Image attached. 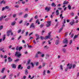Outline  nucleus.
Wrapping results in <instances>:
<instances>
[{
    "instance_id": "obj_1",
    "label": "nucleus",
    "mask_w": 79,
    "mask_h": 79,
    "mask_svg": "<svg viewBox=\"0 0 79 79\" xmlns=\"http://www.w3.org/2000/svg\"><path fill=\"white\" fill-rule=\"evenodd\" d=\"M22 55L21 53H19V52H16L15 54V56H17L18 58H20Z\"/></svg>"
},
{
    "instance_id": "obj_2",
    "label": "nucleus",
    "mask_w": 79,
    "mask_h": 79,
    "mask_svg": "<svg viewBox=\"0 0 79 79\" xmlns=\"http://www.w3.org/2000/svg\"><path fill=\"white\" fill-rule=\"evenodd\" d=\"M12 31V30H10L8 31H7V36H9V35H10V32H11Z\"/></svg>"
},
{
    "instance_id": "obj_3",
    "label": "nucleus",
    "mask_w": 79,
    "mask_h": 79,
    "mask_svg": "<svg viewBox=\"0 0 79 79\" xmlns=\"http://www.w3.org/2000/svg\"><path fill=\"white\" fill-rule=\"evenodd\" d=\"M50 25H51V22L48 21L47 22V24L46 25V27H50Z\"/></svg>"
},
{
    "instance_id": "obj_4",
    "label": "nucleus",
    "mask_w": 79,
    "mask_h": 79,
    "mask_svg": "<svg viewBox=\"0 0 79 79\" xmlns=\"http://www.w3.org/2000/svg\"><path fill=\"white\" fill-rule=\"evenodd\" d=\"M30 28H35V25H34V23H31V24L30 26Z\"/></svg>"
},
{
    "instance_id": "obj_5",
    "label": "nucleus",
    "mask_w": 79,
    "mask_h": 79,
    "mask_svg": "<svg viewBox=\"0 0 79 79\" xmlns=\"http://www.w3.org/2000/svg\"><path fill=\"white\" fill-rule=\"evenodd\" d=\"M11 66L13 68H16V65L15 64H13L11 65Z\"/></svg>"
},
{
    "instance_id": "obj_6",
    "label": "nucleus",
    "mask_w": 79,
    "mask_h": 79,
    "mask_svg": "<svg viewBox=\"0 0 79 79\" xmlns=\"http://www.w3.org/2000/svg\"><path fill=\"white\" fill-rule=\"evenodd\" d=\"M63 44H68V40H67V39L65 38L64 40L63 41Z\"/></svg>"
},
{
    "instance_id": "obj_7",
    "label": "nucleus",
    "mask_w": 79,
    "mask_h": 79,
    "mask_svg": "<svg viewBox=\"0 0 79 79\" xmlns=\"http://www.w3.org/2000/svg\"><path fill=\"white\" fill-rule=\"evenodd\" d=\"M50 7L48 8V7H46L45 8V10H46L47 12H48V11H50Z\"/></svg>"
},
{
    "instance_id": "obj_8",
    "label": "nucleus",
    "mask_w": 79,
    "mask_h": 79,
    "mask_svg": "<svg viewBox=\"0 0 79 79\" xmlns=\"http://www.w3.org/2000/svg\"><path fill=\"white\" fill-rule=\"evenodd\" d=\"M68 3H69V2L66 1H65L63 3V5H68Z\"/></svg>"
},
{
    "instance_id": "obj_9",
    "label": "nucleus",
    "mask_w": 79,
    "mask_h": 79,
    "mask_svg": "<svg viewBox=\"0 0 79 79\" xmlns=\"http://www.w3.org/2000/svg\"><path fill=\"white\" fill-rule=\"evenodd\" d=\"M59 43H60V40H57L55 42V44L56 45H58Z\"/></svg>"
},
{
    "instance_id": "obj_10",
    "label": "nucleus",
    "mask_w": 79,
    "mask_h": 79,
    "mask_svg": "<svg viewBox=\"0 0 79 79\" xmlns=\"http://www.w3.org/2000/svg\"><path fill=\"white\" fill-rule=\"evenodd\" d=\"M36 36L37 38L36 39V40H39V35L38 34H36Z\"/></svg>"
},
{
    "instance_id": "obj_11",
    "label": "nucleus",
    "mask_w": 79,
    "mask_h": 79,
    "mask_svg": "<svg viewBox=\"0 0 79 79\" xmlns=\"http://www.w3.org/2000/svg\"><path fill=\"white\" fill-rule=\"evenodd\" d=\"M8 60L9 62H11V61H13V59H11V57H9L8 58Z\"/></svg>"
},
{
    "instance_id": "obj_12",
    "label": "nucleus",
    "mask_w": 79,
    "mask_h": 79,
    "mask_svg": "<svg viewBox=\"0 0 79 79\" xmlns=\"http://www.w3.org/2000/svg\"><path fill=\"white\" fill-rule=\"evenodd\" d=\"M56 15L57 16H58V15L60 13L59 12V10H57L56 11Z\"/></svg>"
},
{
    "instance_id": "obj_13",
    "label": "nucleus",
    "mask_w": 79,
    "mask_h": 79,
    "mask_svg": "<svg viewBox=\"0 0 79 79\" xmlns=\"http://www.w3.org/2000/svg\"><path fill=\"white\" fill-rule=\"evenodd\" d=\"M52 6H53L54 7H55L56 6V5L55 4L54 2H53L52 4Z\"/></svg>"
},
{
    "instance_id": "obj_14",
    "label": "nucleus",
    "mask_w": 79,
    "mask_h": 79,
    "mask_svg": "<svg viewBox=\"0 0 79 79\" xmlns=\"http://www.w3.org/2000/svg\"><path fill=\"white\" fill-rule=\"evenodd\" d=\"M5 68H4L2 69V71L1 72V73H3V72H4V71H5Z\"/></svg>"
},
{
    "instance_id": "obj_15",
    "label": "nucleus",
    "mask_w": 79,
    "mask_h": 79,
    "mask_svg": "<svg viewBox=\"0 0 79 79\" xmlns=\"http://www.w3.org/2000/svg\"><path fill=\"white\" fill-rule=\"evenodd\" d=\"M2 3H4V4H5V1H4V0H2L0 4H2Z\"/></svg>"
},
{
    "instance_id": "obj_16",
    "label": "nucleus",
    "mask_w": 79,
    "mask_h": 79,
    "mask_svg": "<svg viewBox=\"0 0 79 79\" xmlns=\"http://www.w3.org/2000/svg\"><path fill=\"white\" fill-rule=\"evenodd\" d=\"M78 35H76L73 38V39H76V38H77V37L78 36Z\"/></svg>"
},
{
    "instance_id": "obj_17",
    "label": "nucleus",
    "mask_w": 79,
    "mask_h": 79,
    "mask_svg": "<svg viewBox=\"0 0 79 79\" xmlns=\"http://www.w3.org/2000/svg\"><path fill=\"white\" fill-rule=\"evenodd\" d=\"M25 74L26 75L28 74V72L27 71V69H26L25 70Z\"/></svg>"
},
{
    "instance_id": "obj_18",
    "label": "nucleus",
    "mask_w": 79,
    "mask_h": 79,
    "mask_svg": "<svg viewBox=\"0 0 79 79\" xmlns=\"http://www.w3.org/2000/svg\"><path fill=\"white\" fill-rule=\"evenodd\" d=\"M72 66H73V64H70L69 65V69H71V68H72Z\"/></svg>"
},
{
    "instance_id": "obj_19",
    "label": "nucleus",
    "mask_w": 79,
    "mask_h": 79,
    "mask_svg": "<svg viewBox=\"0 0 79 79\" xmlns=\"http://www.w3.org/2000/svg\"><path fill=\"white\" fill-rule=\"evenodd\" d=\"M48 38L49 39H50V36H46L44 39L46 40V39H48Z\"/></svg>"
},
{
    "instance_id": "obj_20",
    "label": "nucleus",
    "mask_w": 79,
    "mask_h": 79,
    "mask_svg": "<svg viewBox=\"0 0 79 79\" xmlns=\"http://www.w3.org/2000/svg\"><path fill=\"white\" fill-rule=\"evenodd\" d=\"M16 24V22L14 21L12 23H11V25L12 26H14Z\"/></svg>"
},
{
    "instance_id": "obj_21",
    "label": "nucleus",
    "mask_w": 79,
    "mask_h": 79,
    "mask_svg": "<svg viewBox=\"0 0 79 79\" xmlns=\"http://www.w3.org/2000/svg\"><path fill=\"white\" fill-rule=\"evenodd\" d=\"M49 48V47H48V46H47V45L45 46L44 47V48L45 49H48V48Z\"/></svg>"
},
{
    "instance_id": "obj_22",
    "label": "nucleus",
    "mask_w": 79,
    "mask_h": 79,
    "mask_svg": "<svg viewBox=\"0 0 79 79\" xmlns=\"http://www.w3.org/2000/svg\"><path fill=\"white\" fill-rule=\"evenodd\" d=\"M62 51L64 53H66V50L65 48H63L62 49Z\"/></svg>"
},
{
    "instance_id": "obj_23",
    "label": "nucleus",
    "mask_w": 79,
    "mask_h": 79,
    "mask_svg": "<svg viewBox=\"0 0 79 79\" xmlns=\"http://www.w3.org/2000/svg\"><path fill=\"white\" fill-rule=\"evenodd\" d=\"M36 23H37L38 24H40V22H39V19H37L36 20Z\"/></svg>"
},
{
    "instance_id": "obj_24",
    "label": "nucleus",
    "mask_w": 79,
    "mask_h": 79,
    "mask_svg": "<svg viewBox=\"0 0 79 79\" xmlns=\"http://www.w3.org/2000/svg\"><path fill=\"white\" fill-rule=\"evenodd\" d=\"M75 23L74 22V21L73 22H71L70 24L71 25H73Z\"/></svg>"
},
{
    "instance_id": "obj_25",
    "label": "nucleus",
    "mask_w": 79,
    "mask_h": 79,
    "mask_svg": "<svg viewBox=\"0 0 79 79\" xmlns=\"http://www.w3.org/2000/svg\"><path fill=\"white\" fill-rule=\"evenodd\" d=\"M44 26V24H41L40 25V28H42Z\"/></svg>"
},
{
    "instance_id": "obj_26",
    "label": "nucleus",
    "mask_w": 79,
    "mask_h": 79,
    "mask_svg": "<svg viewBox=\"0 0 79 79\" xmlns=\"http://www.w3.org/2000/svg\"><path fill=\"white\" fill-rule=\"evenodd\" d=\"M60 69L61 70H63V65H60Z\"/></svg>"
},
{
    "instance_id": "obj_27",
    "label": "nucleus",
    "mask_w": 79,
    "mask_h": 79,
    "mask_svg": "<svg viewBox=\"0 0 79 79\" xmlns=\"http://www.w3.org/2000/svg\"><path fill=\"white\" fill-rule=\"evenodd\" d=\"M63 28H60L59 31V32H61V31H62V30H63Z\"/></svg>"
},
{
    "instance_id": "obj_28",
    "label": "nucleus",
    "mask_w": 79,
    "mask_h": 79,
    "mask_svg": "<svg viewBox=\"0 0 79 79\" xmlns=\"http://www.w3.org/2000/svg\"><path fill=\"white\" fill-rule=\"evenodd\" d=\"M68 8L69 10H71V6L70 5H69L68 6Z\"/></svg>"
},
{
    "instance_id": "obj_29",
    "label": "nucleus",
    "mask_w": 79,
    "mask_h": 79,
    "mask_svg": "<svg viewBox=\"0 0 79 79\" xmlns=\"http://www.w3.org/2000/svg\"><path fill=\"white\" fill-rule=\"evenodd\" d=\"M19 61V59H17L16 60H15V62H17Z\"/></svg>"
},
{
    "instance_id": "obj_30",
    "label": "nucleus",
    "mask_w": 79,
    "mask_h": 79,
    "mask_svg": "<svg viewBox=\"0 0 79 79\" xmlns=\"http://www.w3.org/2000/svg\"><path fill=\"white\" fill-rule=\"evenodd\" d=\"M3 19V16L1 17L0 18V21H2V19Z\"/></svg>"
},
{
    "instance_id": "obj_31",
    "label": "nucleus",
    "mask_w": 79,
    "mask_h": 79,
    "mask_svg": "<svg viewBox=\"0 0 79 79\" xmlns=\"http://www.w3.org/2000/svg\"><path fill=\"white\" fill-rule=\"evenodd\" d=\"M72 43H73V40H71L70 41L69 44L70 45H71V44H72Z\"/></svg>"
},
{
    "instance_id": "obj_32",
    "label": "nucleus",
    "mask_w": 79,
    "mask_h": 79,
    "mask_svg": "<svg viewBox=\"0 0 79 79\" xmlns=\"http://www.w3.org/2000/svg\"><path fill=\"white\" fill-rule=\"evenodd\" d=\"M31 62V60H29L28 61H27V64L29 65V63H30V62Z\"/></svg>"
},
{
    "instance_id": "obj_33",
    "label": "nucleus",
    "mask_w": 79,
    "mask_h": 79,
    "mask_svg": "<svg viewBox=\"0 0 79 79\" xmlns=\"http://www.w3.org/2000/svg\"><path fill=\"white\" fill-rule=\"evenodd\" d=\"M23 48V47H20L19 48V51H20L21 49Z\"/></svg>"
},
{
    "instance_id": "obj_34",
    "label": "nucleus",
    "mask_w": 79,
    "mask_h": 79,
    "mask_svg": "<svg viewBox=\"0 0 79 79\" xmlns=\"http://www.w3.org/2000/svg\"><path fill=\"white\" fill-rule=\"evenodd\" d=\"M27 14H26L24 16V18H27Z\"/></svg>"
},
{
    "instance_id": "obj_35",
    "label": "nucleus",
    "mask_w": 79,
    "mask_h": 79,
    "mask_svg": "<svg viewBox=\"0 0 79 79\" xmlns=\"http://www.w3.org/2000/svg\"><path fill=\"white\" fill-rule=\"evenodd\" d=\"M37 54H39L40 55H41V54H42V52L40 51H38L37 52Z\"/></svg>"
},
{
    "instance_id": "obj_36",
    "label": "nucleus",
    "mask_w": 79,
    "mask_h": 79,
    "mask_svg": "<svg viewBox=\"0 0 79 79\" xmlns=\"http://www.w3.org/2000/svg\"><path fill=\"white\" fill-rule=\"evenodd\" d=\"M31 64L32 68H34V64H33V63L32 62L31 63Z\"/></svg>"
},
{
    "instance_id": "obj_37",
    "label": "nucleus",
    "mask_w": 79,
    "mask_h": 79,
    "mask_svg": "<svg viewBox=\"0 0 79 79\" xmlns=\"http://www.w3.org/2000/svg\"><path fill=\"white\" fill-rule=\"evenodd\" d=\"M5 35H3V39L2 40H3V41H4V40H5Z\"/></svg>"
},
{
    "instance_id": "obj_38",
    "label": "nucleus",
    "mask_w": 79,
    "mask_h": 79,
    "mask_svg": "<svg viewBox=\"0 0 79 79\" xmlns=\"http://www.w3.org/2000/svg\"><path fill=\"white\" fill-rule=\"evenodd\" d=\"M35 56V58H38V54H36Z\"/></svg>"
},
{
    "instance_id": "obj_39",
    "label": "nucleus",
    "mask_w": 79,
    "mask_h": 79,
    "mask_svg": "<svg viewBox=\"0 0 79 79\" xmlns=\"http://www.w3.org/2000/svg\"><path fill=\"white\" fill-rule=\"evenodd\" d=\"M3 28V26H1L0 27V30H1Z\"/></svg>"
},
{
    "instance_id": "obj_40",
    "label": "nucleus",
    "mask_w": 79,
    "mask_h": 79,
    "mask_svg": "<svg viewBox=\"0 0 79 79\" xmlns=\"http://www.w3.org/2000/svg\"><path fill=\"white\" fill-rule=\"evenodd\" d=\"M24 32H25V30H23V31H22L21 34H24Z\"/></svg>"
},
{
    "instance_id": "obj_41",
    "label": "nucleus",
    "mask_w": 79,
    "mask_h": 79,
    "mask_svg": "<svg viewBox=\"0 0 79 79\" xmlns=\"http://www.w3.org/2000/svg\"><path fill=\"white\" fill-rule=\"evenodd\" d=\"M44 56H45V55L44 54H42L41 56L42 58H44Z\"/></svg>"
},
{
    "instance_id": "obj_42",
    "label": "nucleus",
    "mask_w": 79,
    "mask_h": 79,
    "mask_svg": "<svg viewBox=\"0 0 79 79\" xmlns=\"http://www.w3.org/2000/svg\"><path fill=\"white\" fill-rule=\"evenodd\" d=\"M29 33V32L28 31H27L26 34H25V35L26 36H27V35H28V33Z\"/></svg>"
},
{
    "instance_id": "obj_43",
    "label": "nucleus",
    "mask_w": 79,
    "mask_h": 79,
    "mask_svg": "<svg viewBox=\"0 0 79 79\" xmlns=\"http://www.w3.org/2000/svg\"><path fill=\"white\" fill-rule=\"evenodd\" d=\"M33 19V18H31L29 21V22L30 23H31V22H32V21Z\"/></svg>"
},
{
    "instance_id": "obj_44",
    "label": "nucleus",
    "mask_w": 79,
    "mask_h": 79,
    "mask_svg": "<svg viewBox=\"0 0 79 79\" xmlns=\"http://www.w3.org/2000/svg\"><path fill=\"white\" fill-rule=\"evenodd\" d=\"M8 8H9V6H6L5 7V9H8Z\"/></svg>"
},
{
    "instance_id": "obj_45",
    "label": "nucleus",
    "mask_w": 79,
    "mask_h": 79,
    "mask_svg": "<svg viewBox=\"0 0 79 79\" xmlns=\"http://www.w3.org/2000/svg\"><path fill=\"white\" fill-rule=\"evenodd\" d=\"M21 67V65L20 64L19 65L18 69H20V68Z\"/></svg>"
},
{
    "instance_id": "obj_46",
    "label": "nucleus",
    "mask_w": 79,
    "mask_h": 79,
    "mask_svg": "<svg viewBox=\"0 0 79 79\" xmlns=\"http://www.w3.org/2000/svg\"><path fill=\"white\" fill-rule=\"evenodd\" d=\"M50 34H51V33L50 32L48 34V36H50V37H51V35H50Z\"/></svg>"
},
{
    "instance_id": "obj_47",
    "label": "nucleus",
    "mask_w": 79,
    "mask_h": 79,
    "mask_svg": "<svg viewBox=\"0 0 79 79\" xmlns=\"http://www.w3.org/2000/svg\"><path fill=\"white\" fill-rule=\"evenodd\" d=\"M36 66H38L39 65V62H37L35 63Z\"/></svg>"
},
{
    "instance_id": "obj_48",
    "label": "nucleus",
    "mask_w": 79,
    "mask_h": 79,
    "mask_svg": "<svg viewBox=\"0 0 79 79\" xmlns=\"http://www.w3.org/2000/svg\"><path fill=\"white\" fill-rule=\"evenodd\" d=\"M21 29H20L19 30V31H18V33H20L21 32Z\"/></svg>"
},
{
    "instance_id": "obj_49",
    "label": "nucleus",
    "mask_w": 79,
    "mask_h": 79,
    "mask_svg": "<svg viewBox=\"0 0 79 79\" xmlns=\"http://www.w3.org/2000/svg\"><path fill=\"white\" fill-rule=\"evenodd\" d=\"M47 57H49V55L48 54L46 55V57L45 58L46 59H47Z\"/></svg>"
},
{
    "instance_id": "obj_50",
    "label": "nucleus",
    "mask_w": 79,
    "mask_h": 79,
    "mask_svg": "<svg viewBox=\"0 0 79 79\" xmlns=\"http://www.w3.org/2000/svg\"><path fill=\"white\" fill-rule=\"evenodd\" d=\"M18 49H19V47L18 46H17L16 48V50L18 51Z\"/></svg>"
},
{
    "instance_id": "obj_51",
    "label": "nucleus",
    "mask_w": 79,
    "mask_h": 79,
    "mask_svg": "<svg viewBox=\"0 0 79 79\" xmlns=\"http://www.w3.org/2000/svg\"><path fill=\"white\" fill-rule=\"evenodd\" d=\"M9 20V19L6 18L5 19V21H8Z\"/></svg>"
},
{
    "instance_id": "obj_52",
    "label": "nucleus",
    "mask_w": 79,
    "mask_h": 79,
    "mask_svg": "<svg viewBox=\"0 0 79 79\" xmlns=\"http://www.w3.org/2000/svg\"><path fill=\"white\" fill-rule=\"evenodd\" d=\"M76 67V65L75 64H74L73 65V68H75V67Z\"/></svg>"
},
{
    "instance_id": "obj_53",
    "label": "nucleus",
    "mask_w": 79,
    "mask_h": 79,
    "mask_svg": "<svg viewBox=\"0 0 79 79\" xmlns=\"http://www.w3.org/2000/svg\"><path fill=\"white\" fill-rule=\"evenodd\" d=\"M4 10H6L5 7H3L2 9V11H3Z\"/></svg>"
},
{
    "instance_id": "obj_54",
    "label": "nucleus",
    "mask_w": 79,
    "mask_h": 79,
    "mask_svg": "<svg viewBox=\"0 0 79 79\" xmlns=\"http://www.w3.org/2000/svg\"><path fill=\"white\" fill-rule=\"evenodd\" d=\"M33 39V37H32L31 36H30V38H29V40H31V39Z\"/></svg>"
},
{
    "instance_id": "obj_55",
    "label": "nucleus",
    "mask_w": 79,
    "mask_h": 79,
    "mask_svg": "<svg viewBox=\"0 0 79 79\" xmlns=\"http://www.w3.org/2000/svg\"><path fill=\"white\" fill-rule=\"evenodd\" d=\"M64 26H65V25H64V24L63 23V24L62 25V28L63 29V27H64Z\"/></svg>"
},
{
    "instance_id": "obj_56",
    "label": "nucleus",
    "mask_w": 79,
    "mask_h": 79,
    "mask_svg": "<svg viewBox=\"0 0 79 79\" xmlns=\"http://www.w3.org/2000/svg\"><path fill=\"white\" fill-rule=\"evenodd\" d=\"M22 14H23V13H22V12H20L19 13V16L21 15H22Z\"/></svg>"
},
{
    "instance_id": "obj_57",
    "label": "nucleus",
    "mask_w": 79,
    "mask_h": 79,
    "mask_svg": "<svg viewBox=\"0 0 79 79\" xmlns=\"http://www.w3.org/2000/svg\"><path fill=\"white\" fill-rule=\"evenodd\" d=\"M4 48H1L0 49V51H2L3 50H4Z\"/></svg>"
},
{
    "instance_id": "obj_58",
    "label": "nucleus",
    "mask_w": 79,
    "mask_h": 79,
    "mask_svg": "<svg viewBox=\"0 0 79 79\" xmlns=\"http://www.w3.org/2000/svg\"><path fill=\"white\" fill-rule=\"evenodd\" d=\"M38 18L37 15H35V19H37Z\"/></svg>"
},
{
    "instance_id": "obj_59",
    "label": "nucleus",
    "mask_w": 79,
    "mask_h": 79,
    "mask_svg": "<svg viewBox=\"0 0 79 79\" xmlns=\"http://www.w3.org/2000/svg\"><path fill=\"white\" fill-rule=\"evenodd\" d=\"M40 38L41 39H42V40H43V39H44V37H43V36H41L40 37Z\"/></svg>"
},
{
    "instance_id": "obj_60",
    "label": "nucleus",
    "mask_w": 79,
    "mask_h": 79,
    "mask_svg": "<svg viewBox=\"0 0 79 79\" xmlns=\"http://www.w3.org/2000/svg\"><path fill=\"white\" fill-rule=\"evenodd\" d=\"M58 10H62V8L61 7H58Z\"/></svg>"
},
{
    "instance_id": "obj_61",
    "label": "nucleus",
    "mask_w": 79,
    "mask_h": 79,
    "mask_svg": "<svg viewBox=\"0 0 79 79\" xmlns=\"http://www.w3.org/2000/svg\"><path fill=\"white\" fill-rule=\"evenodd\" d=\"M28 47L29 48H31V47H32V46H28Z\"/></svg>"
},
{
    "instance_id": "obj_62",
    "label": "nucleus",
    "mask_w": 79,
    "mask_h": 79,
    "mask_svg": "<svg viewBox=\"0 0 79 79\" xmlns=\"http://www.w3.org/2000/svg\"><path fill=\"white\" fill-rule=\"evenodd\" d=\"M45 72H46V71L44 70L43 72V75H45Z\"/></svg>"
},
{
    "instance_id": "obj_63",
    "label": "nucleus",
    "mask_w": 79,
    "mask_h": 79,
    "mask_svg": "<svg viewBox=\"0 0 79 79\" xmlns=\"http://www.w3.org/2000/svg\"><path fill=\"white\" fill-rule=\"evenodd\" d=\"M21 36H20L18 39V40H19V39H21Z\"/></svg>"
},
{
    "instance_id": "obj_64",
    "label": "nucleus",
    "mask_w": 79,
    "mask_h": 79,
    "mask_svg": "<svg viewBox=\"0 0 79 79\" xmlns=\"http://www.w3.org/2000/svg\"><path fill=\"white\" fill-rule=\"evenodd\" d=\"M70 15H71V16H73L74 15V13H72L70 14Z\"/></svg>"
}]
</instances>
